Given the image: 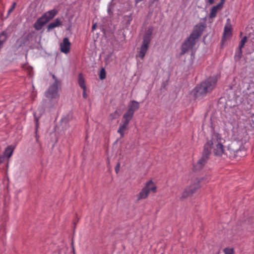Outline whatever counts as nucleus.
I'll return each instance as SVG.
<instances>
[{"instance_id": "obj_25", "label": "nucleus", "mask_w": 254, "mask_h": 254, "mask_svg": "<svg viewBox=\"0 0 254 254\" xmlns=\"http://www.w3.org/2000/svg\"><path fill=\"white\" fill-rule=\"evenodd\" d=\"M118 116V112H117V111H115L114 113H111L110 115V118L111 120H113L116 119Z\"/></svg>"}, {"instance_id": "obj_9", "label": "nucleus", "mask_w": 254, "mask_h": 254, "mask_svg": "<svg viewBox=\"0 0 254 254\" xmlns=\"http://www.w3.org/2000/svg\"><path fill=\"white\" fill-rule=\"evenodd\" d=\"M235 143H232L229 145L227 151L225 153L227 156H228L230 158L241 157L245 156L246 151L244 149L235 148Z\"/></svg>"}, {"instance_id": "obj_26", "label": "nucleus", "mask_w": 254, "mask_h": 254, "mask_svg": "<svg viewBox=\"0 0 254 254\" xmlns=\"http://www.w3.org/2000/svg\"><path fill=\"white\" fill-rule=\"evenodd\" d=\"M16 3V2H13L11 8H9L7 11V16H8V15L11 13V12L13 10V9L15 8Z\"/></svg>"}, {"instance_id": "obj_10", "label": "nucleus", "mask_w": 254, "mask_h": 254, "mask_svg": "<svg viewBox=\"0 0 254 254\" xmlns=\"http://www.w3.org/2000/svg\"><path fill=\"white\" fill-rule=\"evenodd\" d=\"M210 154V149L209 148H207L206 146H204L203 151V155L201 158L199 160H198L197 163L193 166V169L195 171H198L202 169L205 164L206 163L209 158Z\"/></svg>"}, {"instance_id": "obj_20", "label": "nucleus", "mask_w": 254, "mask_h": 254, "mask_svg": "<svg viewBox=\"0 0 254 254\" xmlns=\"http://www.w3.org/2000/svg\"><path fill=\"white\" fill-rule=\"evenodd\" d=\"M78 84L80 87L83 90H86L84 77L81 73L78 75Z\"/></svg>"}, {"instance_id": "obj_18", "label": "nucleus", "mask_w": 254, "mask_h": 254, "mask_svg": "<svg viewBox=\"0 0 254 254\" xmlns=\"http://www.w3.org/2000/svg\"><path fill=\"white\" fill-rule=\"evenodd\" d=\"M221 9H222V8L219 7V5H216L215 6H214L211 9L209 15V18H213L216 17L218 11Z\"/></svg>"}, {"instance_id": "obj_2", "label": "nucleus", "mask_w": 254, "mask_h": 254, "mask_svg": "<svg viewBox=\"0 0 254 254\" xmlns=\"http://www.w3.org/2000/svg\"><path fill=\"white\" fill-rule=\"evenodd\" d=\"M224 142V139L220 134L217 132H214L212 135L211 140L208 141L204 146H206L207 148H208L207 147V145L210 146L215 155L222 156L226 153L223 145Z\"/></svg>"}, {"instance_id": "obj_33", "label": "nucleus", "mask_w": 254, "mask_h": 254, "mask_svg": "<svg viewBox=\"0 0 254 254\" xmlns=\"http://www.w3.org/2000/svg\"><path fill=\"white\" fill-rule=\"evenodd\" d=\"M135 3H138V2L142 1L143 0H134Z\"/></svg>"}, {"instance_id": "obj_14", "label": "nucleus", "mask_w": 254, "mask_h": 254, "mask_svg": "<svg viewBox=\"0 0 254 254\" xmlns=\"http://www.w3.org/2000/svg\"><path fill=\"white\" fill-rule=\"evenodd\" d=\"M139 103L136 101L132 100L128 104L127 110L134 114L135 111L139 109Z\"/></svg>"}, {"instance_id": "obj_27", "label": "nucleus", "mask_w": 254, "mask_h": 254, "mask_svg": "<svg viewBox=\"0 0 254 254\" xmlns=\"http://www.w3.org/2000/svg\"><path fill=\"white\" fill-rule=\"evenodd\" d=\"M120 163H118L115 167V171H116V173H118L119 171L120 170Z\"/></svg>"}, {"instance_id": "obj_6", "label": "nucleus", "mask_w": 254, "mask_h": 254, "mask_svg": "<svg viewBox=\"0 0 254 254\" xmlns=\"http://www.w3.org/2000/svg\"><path fill=\"white\" fill-rule=\"evenodd\" d=\"M57 13V11L55 9H52L45 13L34 23L35 29L37 30H40L46 23L53 18Z\"/></svg>"}, {"instance_id": "obj_32", "label": "nucleus", "mask_w": 254, "mask_h": 254, "mask_svg": "<svg viewBox=\"0 0 254 254\" xmlns=\"http://www.w3.org/2000/svg\"><path fill=\"white\" fill-rule=\"evenodd\" d=\"M3 161V157H0V164H1Z\"/></svg>"}, {"instance_id": "obj_31", "label": "nucleus", "mask_w": 254, "mask_h": 254, "mask_svg": "<svg viewBox=\"0 0 254 254\" xmlns=\"http://www.w3.org/2000/svg\"><path fill=\"white\" fill-rule=\"evenodd\" d=\"M96 24H94L93 25H92V29L93 30H95L96 29Z\"/></svg>"}, {"instance_id": "obj_21", "label": "nucleus", "mask_w": 254, "mask_h": 254, "mask_svg": "<svg viewBox=\"0 0 254 254\" xmlns=\"http://www.w3.org/2000/svg\"><path fill=\"white\" fill-rule=\"evenodd\" d=\"M13 152V148L11 146H8L6 147L5 149L4 152V156L5 157H10Z\"/></svg>"}, {"instance_id": "obj_1", "label": "nucleus", "mask_w": 254, "mask_h": 254, "mask_svg": "<svg viewBox=\"0 0 254 254\" xmlns=\"http://www.w3.org/2000/svg\"><path fill=\"white\" fill-rule=\"evenodd\" d=\"M203 29L204 27L200 24H197L194 27L190 36L182 45L181 55H184L189 50L193 49L196 41L201 35Z\"/></svg>"}, {"instance_id": "obj_7", "label": "nucleus", "mask_w": 254, "mask_h": 254, "mask_svg": "<svg viewBox=\"0 0 254 254\" xmlns=\"http://www.w3.org/2000/svg\"><path fill=\"white\" fill-rule=\"evenodd\" d=\"M156 191L157 187L156 185L152 180H149L145 183L144 187L137 195V199H145L147 197L150 192L155 193Z\"/></svg>"}, {"instance_id": "obj_34", "label": "nucleus", "mask_w": 254, "mask_h": 254, "mask_svg": "<svg viewBox=\"0 0 254 254\" xmlns=\"http://www.w3.org/2000/svg\"><path fill=\"white\" fill-rule=\"evenodd\" d=\"M53 254H60V252L59 251L56 252L54 253Z\"/></svg>"}, {"instance_id": "obj_15", "label": "nucleus", "mask_w": 254, "mask_h": 254, "mask_svg": "<svg viewBox=\"0 0 254 254\" xmlns=\"http://www.w3.org/2000/svg\"><path fill=\"white\" fill-rule=\"evenodd\" d=\"M247 37L244 36L241 40L239 46L238 54L235 55V58L240 59L242 57V49L244 46L246 42H247Z\"/></svg>"}, {"instance_id": "obj_35", "label": "nucleus", "mask_w": 254, "mask_h": 254, "mask_svg": "<svg viewBox=\"0 0 254 254\" xmlns=\"http://www.w3.org/2000/svg\"><path fill=\"white\" fill-rule=\"evenodd\" d=\"M158 0H154V1H158Z\"/></svg>"}, {"instance_id": "obj_19", "label": "nucleus", "mask_w": 254, "mask_h": 254, "mask_svg": "<svg viewBox=\"0 0 254 254\" xmlns=\"http://www.w3.org/2000/svg\"><path fill=\"white\" fill-rule=\"evenodd\" d=\"M133 113L130 112V111L127 110L126 113L123 116V121H125L127 123H129V122L131 120Z\"/></svg>"}, {"instance_id": "obj_16", "label": "nucleus", "mask_w": 254, "mask_h": 254, "mask_svg": "<svg viewBox=\"0 0 254 254\" xmlns=\"http://www.w3.org/2000/svg\"><path fill=\"white\" fill-rule=\"evenodd\" d=\"M231 33V25L230 24V19L228 18L227 19L226 25L224 27V35L230 36Z\"/></svg>"}, {"instance_id": "obj_23", "label": "nucleus", "mask_w": 254, "mask_h": 254, "mask_svg": "<svg viewBox=\"0 0 254 254\" xmlns=\"http://www.w3.org/2000/svg\"><path fill=\"white\" fill-rule=\"evenodd\" d=\"M223 251L225 254H234V250L233 248H226Z\"/></svg>"}, {"instance_id": "obj_17", "label": "nucleus", "mask_w": 254, "mask_h": 254, "mask_svg": "<svg viewBox=\"0 0 254 254\" xmlns=\"http://www.w3.org/2000/svg\"><path fill=\"white\" fill-rule=\"evenodd\" d=\"M62 24V22L59 18H57L55 20V21L53 22L50 23L47 27L48 31H50L52 29H54L55 27H58L61 25Z\"/></svg>"}, {"instance_id": "obj_22", "label": "nucleus", "mask_w": 254, "mask_h": 254, "mask_svg": "<svg viewBox=\"0 0 254 254\" xmlns=\"http://www.w3.org/2000/svg\"><path fill=\"white\" fill-rule=\"evenodd\" d=\"M106 71L104 68H102L100 71L99 78L100 79L103 80L106 78Z\"/></svg>"}, {"instance_id": "obj_5", "label": "nucleus", "mask_w": 254, "mask_h": 254, "mask_svg": "<svg viewBox=\"0 0 254 254\" xmlns=\"http://www.w3.org/2000/svg\"><path fill=\"white\" fill-rule=\"evenodd\" d=\"M153 31V28L152 26L149 27L143 36L142 44L138 53V57L141 60L143 59L148 50L149 45L152 39Z\"/></svg>"}, {"instance_id": "obj_12", "label": "nucleus", "mask_w": 254, "mask_h": 254, "mask_svg": "<svg viewBox=\"0 0 254 254\" xmlns=\"http://www.w3.org/2000/svg\"><path fill=\"white\" fill-rule=\"evenodd\" d=\"M129 123L122 120L120 124L119 127L118 129V132L120 133L121 138L124 136L125 131L128 129V126Z\"/></svg>"}, {"instance_id": "obj_11", "label": "nucleus", "mask_w": 254, "mask_h": 254, "mask_svg": "<svg viewBox=\"0 0 254 254\" xmlns=\"http://www.w3.org/2000/svg\"><path fill=\"white\" fill-rule=\"evenodd\" d=\"M61 51L64 54L69 52L70 49L71 43L67 38H64L60 45Z\"/></svg>"}, {"instance_id": "obj_4", "label": "nucleus", "mask_w": 254, "mask_h": 254, "mask_svg": "<svg viewBox=\"0 0 254 254\" xmlns=\"http://www.w3.org/2000/svg\"><path fill=\"white\" fill-rule=\"evenodd\" d=\"M53 78L55 79L54 83L50 86L45 93L46 97L51 103L52 107L58 104V100L60 97V94L58 92L59 82L55 75H53Z\"/></svg>"}, {"instance_id": "obj_28", "label": "nucleus", "mask_w": 254, "mask_h": 254, "mask_svg": "<svg viewBox=\"0 0 254 254\" xmlns=\"http://www.w3.org/2000/svg\"><path fill=\"white\" fill-rule=\"evenodd\" d=\"M225 0H220V2L217 4V5H219V7L222 8L223 4Z\"/></svg>"}, {"instance_id": "obj_13", "label": "nucleus", "mask_w": 254, "mask_h": 254, "mask_svg": "<svg viewBox=\"0 0 254 254\" xmlns=\"http://www.w3.org/2000/svg\"><path fill=\"white\" fill-rule=\"evenodd\" d=\"M29 43V38L27 35H23L17 39L16 45L18 48L24 46Z\"/></svg>"}, {"instance_id": "obj_29", "label": "nucleus", "mask_w": 254, "mask_h": 254, "mask_svg": "<svg viewBox=\"0 0 254 254\" xmlns=\"http://www.w3.org/2000/svg\"><path fill=\"white\" fill-rule=\"evenodd\" d=\"M82 96H83V97L84 99L87 98V94H86V90H83V94H82Z\"/></svg>"}, {"instance_id": "obj_24", "label": "nucleus", "mask_w": 254, "mask_h": 254, "mask_svg": "<svg viewBox=\"0 0 254 254\" xmlns=\"http://www.w3.org/2000/svg\"><path fill=\"white\" fill-rule=\"evenodd\" d=\"M37 112H36L34 113L35 120L36 121V132H37V129H38V127H39L38 120H39V117H37Z\"/></svg>"}, {"instance_id": "obj_8", "label": "nucleus", "mask_w": 254, "mask_h": 254, "mask_svg": "<svg viewBox=\"0 0 254 254\" xmlns=\"http://www.w3.org/2000/svg\"><path fill=\"white\" fill-rule=\"evenodd\" d=\"M201 180L197 178L193 179L190 185L186 188L183 192L182 197L186 198L194 193L197 190L200 188L201 185L200 183Z\"/></svg>"}, {"instance_id": "obj_30", "label": "nucleus", "mask_w": 254, "mask_h": 254, "mask_svg": "<svg viewBox=\"0 0 254 254\" xmlns=\"http://www.w3.org/2000/svg\"><path fill=\"white\" fill-rule=\"evenodd\" d=\"M207 1L210 4H212L214 3V0H207Z\"/></svg>"}, {"instance_id": "obj_3", "label": "nucleus", "mask_w": 254, "mask_h": 254, "mask_svg": "<svg viewBox=\"0 0 254 254\" xmlns=\"http://www.w3.org/2000/svg\"><path fill=\"white\" fill-rule=\"evenodd\" d=\"M216 82L217 78L215 77H210L206 79L194 89L195 96L203 95L211 92L215 88Z\"/></svg>"}]
</instances>
